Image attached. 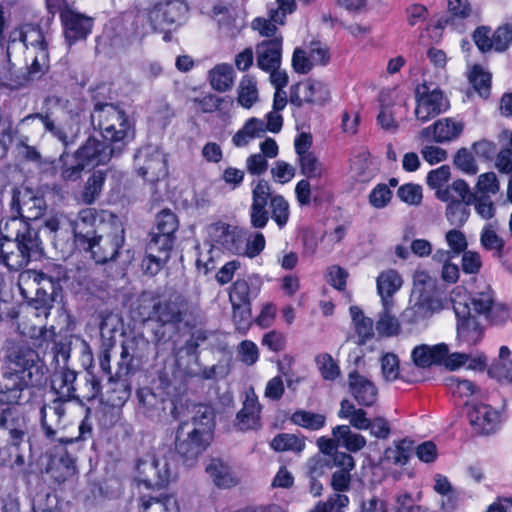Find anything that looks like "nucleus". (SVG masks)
Returning a JSON list of instances; mask_svg holds the SVG:
<instances>
[{
  "label": "nucleus",
  "instance_id": "obj_11",
  "mask_svg": "<svg viewBox=\"0 0 512 512\" xmlns=\"http://www.w3.org/2000/svg\"><path fill=\"white\" fill-rule=\"evenodd\" d=\"M11 210L23 221L39 219L46 210L45 199L28 187H16L12 190Z\"/></svg>",
  "mask_w": 512,
  "mask_h": 512
},
{
  "label": "nucleus",
  "instance_id": "obj_64",
  "mask_svg": "<svg viewBox=\"0 0 512 512\" xmlns=\"http://www.w3.org/2000/svg\"><path fill=\"white\" fill-rule=\"evenodd\" d=\"M512 43V25L504 24L499 26L492 33L493 51L504 52Z\"/></svg>",
  "mask_w": 512,
  "mask_h": 512
},
{
  "label": "nucleus",
  "instance_id": "obj_53",
  "mask_svg": "<svg viewBox=\"0 0 512 512\" xmlns=\"http://www.w3.org/2000/svg\"><path fill=\"white\" fill-rule=\"evenodd\" d=\"M258 100L256 81L250 76H244L238 88V102L244 108H250Z\"/></svg>",
  "mask_w": 512,
  "mask_h": 512
},
{
  "label": "nucleus",
  "instance_id": "obj_10",
  "mask_svg": "<svg viewBox=\"0 0 512 512\" xmlns=\"http://www.w3.org/2000/svg\"><path fill=\"white\" fill-rule=\"evenodd\" d=\"M24 46L33 49L35 56L31 63V72L39 73L49 67L50 37L37 23H24Z\"/></svg>",
  "mask_w": 512,
  "mask_h": 512
},
{
  "label": "nucleus",
  "instance_id": "obj_26",
  "mask_svg": "<svg viewBox=\"0 0 512 512\" xmlns=\"http://www.w3.org/2000/svg\"><path fill=\"white\" fill-rule=\"evenodd\" d=\"M464 123L452 118H442L420 132L422 138H429L432 134L436 143H447L457 139L463 132Z\"/></svg>",
  "mask_w": 512,
  "mask_h": 512
},
{
  "label": "nucleus",
  "instance_id": "obj_44",
  "mask_svg": "<svg viewBox=\"0 0 512 512\" xmlns=\"http://www.w3.org/2000/svg\"><path fill=\"white\" fill-rule=\"evenodd\" d=\"M350 315L359 337L358 344L363 345L374 336V322L371 318L366 317L358 306L350 307Z\"/></svg>",
  "mask_w": 512,
  "mask_h": 512
},
{
  "label": "nucleus",
  "instance_id": "obj_3",
  "mask_svg": "<svg viewBox=\"0 0 512 512\" xmlns=\"http://www.w3.org/2000/svg\"><path fill=\"white\" fill-rule=\"evenodd\" d=\"M252 201L249 210L250 224L255 229L266 227L270 215L279 229L286 226L290 217L288 201L280 194H273L272 187L265 179L251 182Z\"/></svg>",
  "mask_w": 512,
  "mask_h": 512
},
{
  "label": "nucleus",
  "instance_id": "obj_45",
  "mask_svg": "<svg viewBox=\"0 0 512 512\" xmlns=\"http://www.w3.org/2000/svg\"><path fill=\"white\" fill-rule=\"evenodd\" d=\"M106 180V173L102 170H95L87 179L81 193V201L90 205L100 196Z\"/></svg>",
  "mask_w": 512,
  "mask_h": 512
},
{
  "label": "nucleus",
  "instance_id": "obj_1",
  "mask_svg": "<svg viewBox=\"0 0 512 512\" xmlns=\"http://www.w3.org/2000/svg\"><path fill=\"white\" fill-rule=\"evenodd\" d=\"M47 368L39 353L24 343L6 347L1 365V397L10 403L26 404L35 388L46 383Z\"/></svg>",
  "mask_w": 512,
  "mask_h": 512
},
{
  "label": "nucleus",
  "instance_id": "obj_63",
  "mask_svg": "<svg viewBox=\"0 0 512 512\" xmlns=\"http://www.w3.org/2000/svg\"><path fill=\"white\" fill-rule=\"evenodd\" d=\"M446 384L454 396L461 398H468L477 392V386L470 380L449 377L446 379Z\"/></svg>",
  "mask_w": 512,
  "mask_h": 512
},
{
  "label": "nucleus",
  "instance_id": "obj_41",
  "mask_svg": "<svg viewBox=\"0 0 512 512\" xmlns=\"http://www.w3.org/2000/svg\"><path fill=\"white\" fill-rule=\"evenodd\" d=\"M139 410L148 417L159 415L163 410V399L149 387H142L137 391Z\"/></svg>",
  "mask_w": 512,
  "mask_h": 512
},
{
  "label": "nucleus",
  "instance_id": "obj_46",
  "mask_svg": "<svg viewBox=\"0 0 512 512\" xmlns=\"http://www.w3.org/2000/svg\"><path fill=\"white\" fill-rule=\"evenodd\" d=\"M25 440L15 442L6 441L4 447H0V465L10 467H21L25 463L24 455L22 453V446Z\"/></svg>",
  "mask_w": 512,
  "mask_h": 512
},
{
  "label": "nucleus",
  "instance_id": "obj_22",
  "mask_svg": "<svg viewBox=\"0 0 512 512\" xmlns=\"http://www.w3.org/2000/svg\"><path fill=\"white\" fill-rule=\"evenodd\" d=\"M348 391L360 406L372 407L378 401L377 386L356 370L348 375Z\"/></svg>",
  "mask_w": 512,
  "mask_h": 512
},
{
  "label": "nucleus",
  "instance_id": "obj_40",
  "mask_svg": "<svg viewBox=\"0 0 512 512\" xmlns=\"http://www.w3.org/2000/svg\"><path fill=\"white\" fill-rule=\"evenodd\" d=\"M211 87L218 92H226L234 85V70L229 64H218L208 72Z\"/></svg>",
  "mask_w": 512,
  "mask_h": 512
},
{
  "label": "nucleus",
  "instance_id": "obj_37",
  "mask_svg": "<svg viewBox=\"0 0 512 512\" xmlns=\"http://www.w3.org/2000/svg\"><path fill=\"white\" fill-rule=\"evenodd\" d=\"M435 194L439 200L447 203L461 201V199H467V203H473L476 199V193H472L469 185L461 179L454 181L450 186L437 189Z\"/></svg>",
  "mask_w": 512,
  "mask_h": 512
},
{
  "label": "nucleus",
  "instance_id": "obj_16",
  "mask_svg": "<svg viewBox=\"0 0 512 512\" xmlns=\"http://www.w3.org/2000/svg\"><path fill=\"white\" fill-rule=\"evenodd\" d=\"M65 41L69 46L84 41L92 31L93 19L69 7L60 10Z\"/></svg>",
  "mask_w": 512,
  "mask_h": 512
},
{
  "label": "nucleus",
  "instance_id": "obj_20",
  "mask_svg": "<svg viewBox=\"0 0 512 512\" xmlns=\"http://www.w3.org/2000/svg\"><path fill=\"white\" fill-rule=\"evenodd\" d=\"M135 469L139 476H143V483L150 486L153 479L149 477L151 472H154L157 480L156 485L167 484L173 476V472L166 461V459H157L154 455H147L145 458H138L136 460Z\"/></svg>",
  "mask_w": 512,
  "mask_h": 512
},
{
  "label": "nucleus",
  "instance_id": "obj_30",
  "mask_svg": "<svg viewBox=\"0 0 512 512\" xmlns=\"http://www.w3.org/2000/svg\"><path fill=\"white\" fill-rule=\"evenodd\" d=\"M449 348L446 344L440 343L429 346L421 344L412 350L411 357L413 363L420 368H427L433 364L441 363L447 356Z\"/></svg>",
  "mask_w": 512,
  "mask_h": 512
},
{
  "label": "nucleus",
  "instance_id": "obj_35",
  "mask_svg": "<svg viewBox=\"0 0 512 512\" xmlns=\"http://www.w3.org/2000/svg\"><path fill=\"white\" fill-rule=\"evenodd\" d=\"M96 222V209L85 208L79 211L76 220L72 223L76 245L95 234L94 226Z\"/></svg>",
  "mask_w": 512,
  "mask_h": 512
},
{
  "label": "nucleus",
  "instance_id": "obj_5",
  "mask_svg": "<svg viewBox=\"0 0 512 512\" xmlns=\"http://www.w3.org/2000/svg\"><path fill=\"white\" fill-rule=\"evenodd\" d=\"M125 242L124 228L117 226L106 234L92 235L77 244L79 249L90 254L96 264L114 261Z\"/></svg>",
  "mask_w": 512,
  "mask_h": 512
},
{
  "label": "nucleus",
  "instance_id": "obj_34",
  "mask_svg": "<svg viewBox=\"0 0 512 512\" xmlns=\"http://www.w3.org/2000/svg\"><path fill=\"white\" fill-rule=\"evenodd\" d=\"M376 282L377 292L381 297V303L384 304L386 301L389 304H394L393 295L403 284L400 274L394 269H389L381 272Z\"/></svg>",
  "mask_w": 512,
  "mask_h": 512
},
{
  "label": "nucleus",
  "instance_id": "obj_17",
  "mask_svg": "<svg viewBox=\"0 0 512 512\" xmlns=\"http://www.w3.org/2000/svg\"><path fill=\"white\" fill-rule=\"evenodd\" d=\"M453 309L458 318V339L462 344L472 347L483 337V328L466 302L454 300Z\"/></svg>",
  "mask_w": 512,
  "mask_h": 512
},
{
  "label": "nucleus",
  "instance_id": "obj_18",
  "mask_svg": "<svg viewBox=\"0 0 512 512\" xmlns=\"http://www.w3.org/2000/svg\"><path fill=\"white\" fill-rule=\"evenodd\" d=\"M107 141H100L95 137H89L74 153L79 157L85 166L89 164L104 165L113 157H119L122 153L117 152Z\"/></svg>",
  "mask_w": 512,
  "mask_h": 512
},
{
  "label": "nucleus",
  "instance_id": "obj_49",
  "mask_svg": "<svg viewBox=\"0 0 512 512\" xmlns=\"http://www.w3.org/2000/svg\"><path fill=\"white\" fill-rule=\"evenodd\" d=\"M467 202V199H461L447 204L445 216L451 225L462 227L466 223L470 215L469 206L472 204Z\"/></svg>",
  "mask_w": 512,
  "mask_h": 512
},
{
  "label": "nucleus",
  "instance_id": "obj_50",
  "mask_svg": "<svg viewBox=\"0 0 512 512\" xmlns=\"http://www.w3.org/2000/svg\"><path fill=\"white\" fill-rule=\"evenodd\" d=\"M291 421L308 430H319L326 422V417L320 413L305 410H297L292 414Z\"/></svg>",
  "mask_w": 512,
  "mask_h": 512
},
{
  "label": "nucleus",
  "instance_id": "obj_25",
  "mask_svg": "<svg viewBox=\"0 0 512 512\" xmlns=\"http://www.w3.org/2000/svg\"><path fill=\"white\" fill-rule=\"evenodd\" d=\"M46 472L55 483L62 484L76 474L75 459L66 449L61 448L51 455Z\"/></svg>",
  "mask_w": 512,
  "mask_h": 512
},
{
  "label": "nucleus",
  "instance_id": "obj_52",
  "mask_svg": "<svg viewBox=\"0 0 512 512\" xmlns=\"http://www.w3.org/2000/svg\"><path fill=\"white\" fill-rule=\"evenodd\" d=\"M271 447L275 451H293L300 453L305 447V441L303 438L294 434L282 433L273 438Z\"/></svg>",
  "mask_w": 512,
  "mask_h": 512
},
{
  "label": "nucleus",
  "instance_id": "obj_28",
  "mask_svg": "<svg viewBox=\"0 0 512 512\" xmlns=\"http://www.w3.org/2000/svg\"><path fill=\"white\" fill-rule=\"evenodd\" d=\"M283 37L266 39L256 46L257 66L262 70L280 68Z\"/></svg>",
  "mask_w": 512,
  "mask_h": 512
},
{
  "label": "nucleus",
  "instance_id": "obj_62",
  "mask_svg": "<svg viewBox=\"0 0 512 512\" xmlns=\"http://www.w3.org/2000/svg\"><path fill=\"white\" fill-rule=\"evenodd\" d=\"M265 244V237L261 232L249 233L246 230V241L244 243V249L240 255L254 258L264 250Z\"/></svg>",
  "mask_w": 512,
  "mask_h": 512
},
{
  "label": "nucleus",
  "instance_id": "obj_31",
  "mask_svg": "<svg viewBox=\"0 0 512 512\" xmlns=\"http://www.w3.org/2000/svg\"><path fill=\"white\" fill-rule=\"evenodd\" d=\"M205 470L218 488L228 489L239 483L230 467L219 458H212Z\"/></svg>",
  "mask_w": 512,
  "mask_h": 512
},
{
  "label": "nucleus",
  "instance_id": "obj_33",
  "mask_svg": "<svg viewBox=\"0 0 512 512\" xmlns=\"http://www.w3.org/2000/svg\"><path fill=\"white\" fill-rule=\"evenodd\" d=\"M33 281L38 285H44L55 293L62 282L68 280V273L65 267L58 264H52L45 268L44 271H32Z\"/></svg>",
  "mask_w": 512,
  "mask_h": 512
},
{
  "label": "nucleus",
  "instance_id": "obj_4",
  "mask_svg": "<svg viewBox=\"0 0 512 512\" xmlns=\"http://www.w3.org/2000/svg\"><path fill=\"white\" fill-rule=\"evenodd\" d=\"M91 125L100 132L103 140L123 153L135 137V129L126 112L113 103L97 102L90 115Z\"/></svg>",
  "mask_w": 512,
  "mask_h": 512
},
{
  "label": "nucleus",
  "instance_id": "obj_54",
  "mask_svg": "<svg viewBox=\"0 0 512 512\" xmlns=\"http://www.w3.org/2000/svg\"><path fill=\"white\" fill-rule=\"evenodd\" d=\"M36 289V295L31 300L30 305L37 311V316H44L47 318L50 314V310L53 307L54 297L52 291L47 290L48 287L39 285Z\"/></svg>",
  "mask_w": 512,
  "mask_h": 512
},
{
  "label": "nucleus",
  "instance_id": "obj_57",
  "mask_svg": "<svg viewBox=\"0 0 512 512\" xmlns=\"http://www.w3.org/2000/svg\"><path fill=\"white\" fill-rule=\"evenodd\" d=\"M381 369L384 379L388 382L402 379L408 381L404 376V369H399V359L393 353H387L381 358Z\"/></svg>",
  "mask_w": 512,
  "mask_h": 512
},
{
  "label": "nucleus",
  "instance_id": "obj_56",
  "mask_svg": "<svg viewBox=\"0 0 512 512\" xmlns=\"http://www.w3.org/2000/svg\"><path fill=\"white\" fill-rule=\"evenodd\" d=\"M480 241L486 250L493 251L494 255L497 257L502 256L505 242L497 234L492 224H487L483 228Z\"/></svg>",
  "mask_w": 512,
  "mask_h": 512
},
{
  "label": "nucleus",
  "instance_id": "obj_9",
  "mask_svg": "<svg viewBox=\"0 0 512 512\" xmlns=\"http://www.w3.org/2000/svg\"><path fill=\"white\" fill-rule=\"evenodd\" d=\"M135 164L138 174L150 183H156L168 174L166 155L156 146L148 145L139 149Z\"/></svg>",
  "mask_w": 512,
  "mask_h": 512
},
{
  "label": "nucleus",
  "instance_id": "obj_42",
  "mask_svg": "<svg viewBox=\"0 0 512 512\" xmlns=\"http://www.w3.org/2000/svg\"><path fill=\"white\" fill-rule=\"evenodd\" d=\"M264 121L257 118L249 119L244 126L236 132L232 142L236 147H244L255 138L264 136Z\"/></svg>",
  "mask_w": 512,
  "mask_h": 512
},
{
  "label": "nucleus",
  "instance_id": "obj_7",
  "mask_svg": "<svg viewBox=\"0 0 512 512\" xmlns=\"http://www.w3.org/2000/svg\"><path fill=\"white\" fill-rule=\"evenodd\" d=\"M53 355L56 366L52 374L51 389L57 395L56 399L68 402L76 398L74 383L77 378V373L68 367L70 351L63 345H55Z\"/></svg>",
  "mask_w": 512,
  "mask_h": 512
},
{
  "label": "nucleus",
  "instance_id": "obj_15",
  "mask_svg": "<svg viewBox=\"0 0 512 512\" xmlns=\"http://www.w3.org/2000/svg\"><path fill=\"white\" fill-rule=\"evenodd\" d=\"M207 232L210 240L223 249L233 254L242 253L246 241L244 228L218 221L210 224Z\"/></svg>",
  "mask_w": 512,
  "mask_h": 512
},
{
  "label": "nucleus",
  "instance_id": "obj_19",
  "mask_svg": "<svg viewBox=\"0 0 512 512\" xmlns=\"http://www.w3.org/2000/svg\"><path fill=\"white\" fill-rule=\"evenodd\" d=\"M467 416L474 431L481 435L494 433L500 425V414L487 404H474L469 407Z\"/></svg>",
  "mask_w": 512,
  "mask_h": 512
},
{
  "label": "nucleus",
  "instance_id": "obj_61",
  "mask_svg": "<svg viewBox=\"0 0 512 512\" xmlns=\"http://www.w3.org/2000/svg\"><path fill=\"white\" fill-rule=\"evenodd\" d=\"M192 423L199 430L210 431L212 435V428L214 426V411L207 405H199L196 407L192 417Z\"/></svg>",
  "mask_w": 512,
  "mask_h": 512
},
{
  "label": "nucleus",
  "instance_id": "obj_27",
  "mask_svg": "<svg viewBox=\"0 0 512 512\" xmlns=\"http://www.w3.org/2000/svg\"><path fill=\"white\" fill-rule=\"evenodd\" d=\"M85 163L75 157V153L70 154L64 150L58 159L52 162L53 174H58L60 181L64 183L78 181L85 169Z\"/></svg>",
  "mask_w": 512,
  "mask_h": 512
},
{
  "label": "nucleus",
  "instance_id": "obj_29",
  "mask_svg": "<svg viewBox=\"0 0 512 512\" xmlns=\"http://www.w3.org/2000/svg\"><path fill=\"white\" fill-rule=\"evenodd\" d=\"M0 237V262L12 271H19L28 265L23 251L18 249L14 238L8 237L7 233Z\"/></svg>",
  "mask_w": 512,
  "mask_h": 512
},
{
  "label": "nucleus",
  "instance_id": "obj_43",
  "mask_svg": "<svg viewBox=\"0 0 512 512\" xmlns=\"http://www.w3.org/2000/svg\"><path fill=\"white\" fill-rule=\"evenodd\" d=\"M332 434L337 442L350 452H357L366 445V439L361 434L353 433L347 425L336 426Z\"/></svg>",
  "mask_w": 512,
  "mask_h": 512
},
{
  "label": "nucleus",
  "instance_id": "obj_60",
  "mask_svg": "<svg viewBox=\"0 0 512 512\" xmlns=\"http://www.w3.org/2000/svg\"><path fill=\"white\" fill-rule=\"evenodd\" d=\"M233 310V322L236 330L245 334L252 323L251 305H231Z\"/></svg>",
  "mask_w": 512,
  "mask_h": 512
},
{
  "label": "nucleus",
  "instance_id": "obj_47",
  "mask_svg": "<svg viewBox=\"0 0 512 512\" xmlns=\"http://www.w3.org/2000/svg\"><path fill=\"white\" fill-rule=\"evenodd\" d=\"M464 302L469 305L472 315H475L476 317L477 315L484 316L485 319L494 322L491 317V313L493 311V296L490 291L481 292Z\"/></svg>",
  "mask_w": 512,
  "mask_h": 512
},
{
  "label": "nucleus",
  "instance_id": "obj_2",
  "mask_svg": "<svg viewBox=\"0 0 512 512\" xmlns=\"http://www.w3.org/2000/svg\"><path fill=\"white\" fill-rule=\"evenodd\" d=\"M190 304L179 292L159 294L144 291L132 302L131 316L140 322L154 321L158 327L177 330L189 314Z\"/></svg>",
  "mask_w": 512,
  "mask_h": 512
},
{
  "label": "nucleus",
  "instance_id": "obj_39",
  "mask_svg": "<svg viewBox=\"0 0 512 512\" xmlns=\"http://www.w3.org/2000/svg\"><path fill=\"white\" fill-rule=\"evenodd\" d=\"M140 512H179V506L176 499L171 495H161L154 497L143 495L140 498Z\"/></svg>",
  "mask_w": 512,
  "mask_h": 512
},
{
  "label": "nucleus",
  "instance_id": "obj_48",
  "mask_svg": "<svg viewBox=\"0 0 512 512\" xmlns=\"http://www.w3.org/2000/svg\"><path fill=\"white\" fill-rule=\"evenodd\" d=\"M473 89L483 98H487L491 89V74L480 65H474L468 73Z\"/></svg>",
  "mask_w": 512,
  "mask_h": 512
},
{
  "label": "nucleus",
  "instance_id": "obj_23",
  "mask_svg": "<svg viewBox=\"0 0 512 512\" xmlns=\"http://www.w3.org/2000/svg\"><path fill=\"white\" fill-rule=\"evenodd\" d=\"M262 286V280L258 275H248L246 278H238L229 288V301L231 305H251Z\"/></svg>",
  "mask_w": 512,
  "mask_h": 512
},
{
  "label": "nucleus",
  "instance_id": "obj_38",
  "mask_svg": "<svg viewBox=\"0 0 512 512\" xmlns=\"http://www.w3.org/2000/svg\"><path fill=\"white\" fill-rule=\"evenodd\" d=\"M394 304L385 301L382 311L378 314L375 329L380 337H393L401 332V325L395 314L392 313Z\"/></svg>",
  "mask_w": 512,
  "mask_h": 512
},
{
  "label": "nucleus",
  "instance_id": "obj_36",
  "mask_svg": "<svg viewBox=\"0 0 512 512\" xmlns=\"http://www.w3.org/2000/svg\"><path fill=\"white\" fill-rule=\"evenodd\" d=\"M127 375L116 372L114 376L109 377L107 401L112 406H122L131 395V385Z\"/></svg>",
  "mask_w": 512,
  "mask_h": 512
},
{
  "label": "nucleus",
  "instance_id": "obj_21",
  "mask_svg": "<svg viewBox=\"0 0 512 512\" xmlns=\"http://www.w3.org/2000/svg\"><path fill=\"white\" fill-rule=\"evenodd\" d=\"M261 410L262 406L253 389L246 393L243 406L236 414L234 426L241 432L249 430H258L261 428Z\"/></svg>",
  "mask_w": 512,
  "mask_h": 512
},
{
  "label": "nucleus",
  "instance_id": "obj_14",
  "mask_svg": "<svg viewBox=\"0 0 512 512\" xmlns=\"http://www.w3.org/2000/svg\"><path fill=\"white\" fill-rule=\"evenodd\" d=\"M175 237L151 233V239L146 247V256L142 267L147 274L156 275L170 258Z\"/></svg>",
  "mask_w": 512,
  "mask_h": 512
},
{
  "label": "nucleus",
  "instance_id": "obj_32",
  "mask_svg": "<svg viewBox=\"0 0 512 512\" xmlns=\"http://www.w3.org/2000/svg\"><path fill=\"white\" fill-rule=\"evenodd\" d=\"M298 161L301 174L304 175L306 179L317 181L313 189L319 190L324 187L328 171L317 156L314 153L306 154L299 158Z\"/></svg>",
  "mask_w": 512,
  "mask_h": 512
},
{
  "label": "nucleus",
  "instance_id": "obj_51",
  "mask_svg": "<svg viewBox=\"0 0 512 512\" xmlns=\"http://www.w3.org/2000/svg\"><path fill=\"white\" fill-rule=\"evenodd\" d=\"M328 87L320 81H308L304 85V100L310 104L323 105L329 100Z\"/></svg>",
  "mask_w": 512,
  "mask_h": 512
},
{
  "label": "nucleus",
  "instance_id": "obj_55",
  "mask_svg": "<svg viewBox=\"0 0 512 512\" xmlns=\"http://www.w3.org/2000/svg\"><path fill=\"white\" fill-rule=\"evenodd\" d=\"M179 222L177 216L170 209H163L156 216L155 231L159 234L175 237Z\"/></svg>",
  "mask_w": 512,
  "mask_h": 512
},
{
  "label": "nucleus",
  "instance_id": "obj_13",
  "mask_svg": "<svg viewBox=\"0 0 512 512\" xmlns=\"http://www.w3.org/2000/svg\"><path fill=\"white\" fill-rule=\"evenodd\" d=\"M188 6L183 0H162L149 10L148 19L154 31H165L179 23L186 15Z\"/></svg>",
  "mask_w": 512,
  "mask_h": 512
},
{
  "label": "nucleus",
  "instance_id": "obj_12",
  "mask_svg": "<svg viewBox=\"0 0 512 512\" xmlns=\"http://www.w3.org/2000/svg\"><path fill=\"white\" fill-rule=\"evenodd\" d=\"M417 106L415 115L421 122H427L430 119L448 110L450 104L440 89H430L423 83L418 85L415 90Z\"/></svg>",
  "mask_w": 512,
  "mask_h": 512
},
{
  "label": "nucleus",
  "instance_id": "obj_8",
  "mask_svg": "<svg viewBox=\"0 0 512 512\" xmlns=\"http://www.w3.org/2000/svg\"><path fill=\"white\" fill-rule=\"evenodd\" d=\"M1 231L7 233L8 237L14 238L18 249L23 251L28 263L31 259H38L42 256V242L38 232L30 226L29 222L18 217H9L2 223Z\"/></svg>",
  "mask_w": 512,
  "mask_h": 512
},
{
  "label": "nucleus",
  "instance_id": "obj_24",
  "mask_svg": "<svg viewBox=\"0 0 512 512\" xmlns=\"http://www.w3.org/2000/svg\"><path fill=\"white\" fill-rule=\"evenodd\" d=\"M65 403L55 398L40 408L41 427L48 439H54L58 430L63 427V418L66 414Z\"/></svg>",
  "mask_w": 512,
  "mask_h": 512
},
{
  "label": "nucleus",
  "instance_id": "obj_6",
  "mask_svg": "<svg viewBox=\"0 0 512 512\" xmlns=\"http://www.w3.org/2000/svg\"><path fill=\"white\" fill-rule=\"evenodd\" d=\"M186 427V423L179 424L176 430L174 449L184 463L192 465L210 445L212 438L210 431L198 428L186 431Z\"/></svg>",
  "mask_w": 512,
  "mask_h": 512
},
{
  "label": "nucleus",
  "instance_id": "obj_58",
  "mask_svg": "<svg viewBox=\"0 0 512 512\" xmlns=\"http://www.w3.org/2000/svg\"><path fill=\"white\" fill-rule=\"evenodd\" d=\"M315 363L324 380L334 381L340 375L337 362L328 353H322L315 357Z\"/></svg>",
  "mask_w": 512,
  "mask_h": 512
},
{
  "label": "nucleus",
  "instance_id": "obj_59",
  "mask_svg": "<svg viewBox=\"0 0 512 512\" xmlns=\"http://www.w3.org/2000/svg\"><path fill=\"white\" fill-rule=\"evenodd\" d=\"M192 102L197 104L199 110L203 113H213L221 110V106L224 103L229 106L233 105V100L230 97H218L214 94H207L202 98H193Z\"/></svg>",
  "mask_w": 512,
  "mask_h": 512
}]
</instances>
